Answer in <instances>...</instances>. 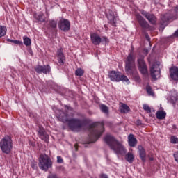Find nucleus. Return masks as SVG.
Wrapping results in <instances>:
<instances>
[{
    "mask_svg": "<svg viewBox=\"0 0 178 178\" xmlns=\"http://www.w3.org/2000/svg\"><path fill=\"white\" fill-rule=\"evenodd\" d=\"M34 19H35L36 23H44L45 22V15L44 13L34 14Z\"/></svg>",
    "mask_w": 178,
    "mask_h": 178,
    "instance_id": "obj_20",
    "label": "nucleus"
},
{
    "mask_svg": "<svg viewBox=\"0 0 178 178\" xmlns=\"http://www.w3.org/2000/svg\"><path fill=\"white\" fill-rule=\"evenodd\" d=\"M172 129V130H177V127H176V125H173Z\"/></svg>",
    "mask_w": 178,
    "mask_h": 178,
    "instance_id": "obj_48",
    "label": "nucleus"
},
{
    "mask_svg": "<svg viewBox=\"0 0 178 178\" xmlns=\"http://www.w3.org/2000/svg\"><path fill=\"white\" fill-rule=\"evenodd\" d=\"M47 178H58V176L56 175H50Z\"/></svg>",
    "mask_w": 178,
    "mask_h": 178,
    "instance_id": "obj_42",
    "label": "nucleus"
},
{
    "mask_svg": "<svg viewBox=\"0 0 178 178\" xmlns=\"http://www.w3.org/2000/svg\"><path fill=\"white\" fill-rule=\"evenodd\" d=\"M104 141L117 155H124L127 152L123 144L118 141L112 135H106L104 138Z\"/></svg>",
    "mask_w": 178,
    "mask_h": 178,
    "instance_id": "obj_2",
    "label": "nucleus"
},
{
    "mask_svg": "<svg viewBox=\"0 0 178 178\" xmlns=\"http://www.w3.org/2000/svg\"><path fill=\"white\" fill-rule=\"evenodd\" d=\"M146 91L149 95H154V91H152V88L149 83L146 85Z\"/></svg>",
    "mask_w": 178,
    "mask_h": 178,
    "instance_id": "obj_32",
    "label": "nucleus"
},
{
    "mask_svg": "<svg viewBox=\"0 0 178 178\" xmlns=\"http://www.w3.org/2000/svg\"><path fill=\"white\" fill-rule=\"evenodd\" d=\"M156 118L159 120H164L166 118V112L162 110H159L156 113Z\"/></svg>",
    "mask_w": 178,
    "mask_h": 178,
    "instance_id": "obj_21",
    "label": "nucleus"
},
{
    "mask_svg": "<svg viewBox=\"0 0 178 178\" xmlns=\"http://www.w3.org/2000/svg\"><path fill=\"white\" fill-rule=\"evenodd\" d=\"M57 118L60 122L68 123L70 129L74 131L86 127L92 134H103L105 132L104 122H93L90 124V120L87 119L72 118L69 120V115L63 111H60Z\"/></svg>",
    "mask_w": 178,
    "mask_h": 178,
    "instance_id": "obj_1",
    "label": "nucleus"
},
{
    "mask_svg": "<svg viewBox=\"0 0 178 178\" xmlns=\"http://www.w3.org/2000/svg\"><path fill=\"white\" fill-rule=\"evenodd\" d=\"M174 159L177 163H178V151L173 154Z\"/></svg>",
    "mask_w": 178,
    "mask_h": 178,
    "instance_id": "obj_39",
    "label": "nucleus"
},
{
    "mask_svg": "<svg viewBox=\"0 0 178 178\" xmlns=\"http://www.w3.org/2000/svg\"><path fill=\"white\" fill-rule=\"evenodd\" d=\"M175 19H176V17L172 16L169 13H166L161 17L160 23L161 26H166L170 20H175Z\"/></svg>",
    "mask_w": 178,
    "mask_h": 178,
    "instance_id": "obj_16",
    "label": "nucleus"
},
{
    "mask_svg": "<svg viewBox=\"0 0 178 178\" xmlns=\"http://www.w3.org/2000/svg\"><path fill=\"white\" fill-rule=\"evenodd\" d=\"M58 26V22L55 21V20H50L49 22V29H56Z\"/></svg>",
    "mask_w": 178,
    "mask_h": 178,
    "instance_id": "obj_28",
    "label": "nucleus"
},
{
    "mask_svg": "<svg viewBox=\"0 0 178 178\" xmlns=\"http://www.w3.org/2000/svg\"><path fill=\"white\" fill-rule=\"evenodd\" d=\"M75 74L76 76H78L79 77H81V76L84 75V70L81 68H78L76 71H75Z\"/></svg>",
    "mask_w": 178,
    "mask_h": 178,
    "instance_id": "obj_31",
    "label": "nucleus"
},
{
    "mask_svg": "<svg viewBox=\"0 0 178 178\" xmlns=\"http://www.w3.org/2000/svg\"><path fill=\"white\" fill-rule=\"evenodd\" d=\"M99 137H101V135L99 134L89 135L88 139L83 143V144H91V143H95V141H97Z\"/></svg>",
    "mask_w": 178,
    "mask_h": 178,
    "instance_id": "obj_18",
    "label": "nucleus"
},
{
    "mask_svg": "<svg viewBox=\"0 0 178 178\" xmlns=\"http://www.w3.org/2000/svg\"><path fill=\"white\" fill-rule=\"evenodd\" d=\"M175 12L177 13L178 17V6L175 8Z\"/></svg>",
    "mask_w": 178,
    "mask_h": 178,
    "instance_id": "obj_45",
    "label": "nucleus"
},
{
    "mask_svg": "<svg viewBox=\"0 0 178 178\" xmlns=\"http://www.w3.org/2000/svg\"><path fill=\"white\" fill-rule=\"evenodd\" d=\"M171 143H172V144H177V143H178L177 137L172 136L171 137Z\"/></svg>",
    "mask_w": 178,
    "mask_h": 178,
    "instance_id": "obj_37",
    "label": "nucleus"
},
{
    "mask_svg": "<svg viewBox=\"0 0 178 178\" xmlns=\"http://www.w3.org/2000/svg\"><path fill=\"white\" fill-rule=\"evenodd\" d=\"M136 124H138V126H140V124H141V120H138L136 121Z\"/></svg>",
    "mask_w": 178,
    "mask_h": 178,
    "instance_id": "obj_44",
    "label": "nucleus"
},
{
    "mask_svg": "<svg viewBox=\"0 0 178 178\" xmlns=\"http://www.w3.org/2000/svg\"><path fill=\"white\" fill-rule=\"evenodd\" d=\"M108 77L111 81H126V83L129 81V78L126 75H120V72L110 71L108 72Z\"/></svg>",
    "mask_w": 178,
    "mask_h": 178,
    "instance_id": "obj_6",
    "label": "nucleus"
},
{
    "mask_svg": "<svg viewBox=\"0 0 178 178\" xmlns=\"http://www.w3.org/2000/svg\"><path fill=\"white\" fill-rule=\"evenodd\" d=\"M57 163H63V159L60 156H57Z\"/></svg>",
    "mask_w": 178,
    "mask_h": 178,
    "instance_id": "obj_40",
    "label": "nucleus"
},
{
    "mask_svg": "<svg viewBox=\"0 0 178 178\" xmlns=\"http://www.w3.org/2000/svg\"><path fill=\"white\" fill-rule=\"evenodd\" d=\"M39 138L40 140H42L43 141H45L46 143H48L49 141V135L48 134H39Z\"/></svg>",
    "mask_w": 178,
    "mask_h": 178,
    "instance_id": "obj_30",
    "label": "nucleus"
},
{
    "mask_svg": "<svg viewBox=\"0 0 178 178\" xmlns=\"http://www.w3.org/2000/svg\"><path fill=\"white\" fill-rule=\"evenodd\" d=\"M144 54H145V55H148V49H144Z\"/></svg>",
    "mask_w": 178,
    "mask_h": 178,
    "instance_id": "obj_47",
    "label": "nucleus"
},
{
    "mask_svg": "<svg viewBox=\"0 0 178 178\" xmlns=\"http://www.w3.org/2000/svg\"><path fill=\"white\" fill-rule=\"evenodd\" d=\"M149 160H150V161H154V158L151 157V158L149 159Z\"/></svg>",
    "mask_w": 178,
    "mask_h": 178,
    "instance_id": "obj_50",
    "label": "nucleus"
},
{
    "mask_svg": "<svg viewBox=\"0 0 178 178\" xmlns=\"http://www.w3.org/2000/svg\"><path fill=\"white\" fill-rule=\"evenodd\" d=\"M37 132L38 134H45V129L42 126H38L37 129Z\"/></svg>",
    "mask_w": 178,
    "mask_h": 178,
    "instance_id": "obj_34",
    "label": "nucleus"
},
{
    "mask_svg": "<svg viewBox=\"0 0 178 178\" xmlns=\"http://www.w3.org/2000/svg\"><path fill=\"white\" fill-rule=\"evenodd\" d=\"M100 109L102 112H103V113H105L106 115H108V113H109V108L105 104H102L100 106Z\"/></svg>",
    "mask_w": 178,
    "mask_h": 178,
    "instance_id": "obj_29",
    "label": "nucleus"
},
{
    "mask_svg": "<svg viewBox=\"0 0 178 178\" xmlns=\"http://www.w3.org/2000/svg\"><path fill=\"white\" fill-rule=\"evenodd\" d=\"M106 17L111 26L116 27V13L108 10L106 12Z\"/></svg>",
    "mask_w": 178,
    "mask_h": 178,
    "instance_id": "obj_12",
    "label": "nucleus"
},
{
    "mask_svg": "<svg viewBox=\"0 0 178 178\" xmlns=\"http://www.w3.org/2000/svg\"><path fill=\"white\" fill-rule=\"evenodd\" d=\"M138 149L139 151V155L140 156L141 160L143 161V162H145V158L147 155L145 154V150L144 149V147L140 145L138 146Z\"/></svg>",
    "mask_w": 178,
    "mask_h": 178,
    "instance_id": "obj_22",
    "label": "nucleus"
},
{
    "mask_svg": "<svg viewBox=\"0 0 178 178\" xmlns=\"http://www.w3.org/2000/svg\"><path fill=\"white\" fill-rule=\"evenodd\" d=\"M35 70L38 74H48L51 73V66L49 65H38L35 68Z\"/></svg>",
    "mask_w": 178,
    "mask_h": 178,
    "instance_id": "obj_13",
    "label": "nucleus"
},
{
    "mask_svg": "<svg viewBox=\"0 0 178 178\" xmlns=\"http://www.w3.org/2000/svg\"><path fill=\"white\" fill-rule=\"evenodd\" d=\"M170 77L173 81H178V67L172 66L169 70Z\"/></svg>",
    "mask_w": 178,
    "mask_h": 178,
    "instance_id": "obj_15",
    "label": "nucleus"
},
{
    "mask_svg": "<svg viewBox=\"0 0 178 178\" xmlns=\"http://www.w3.org/2000/svg\"><path fill=\"white\" fill-rule=\"evenodd\" d=\"M6 31H8L6 26L0 25V38L6 35Z\"/></svg>",
    "mask_w": 178,
    "mask_h": 178,
    "instance_id": "obj_25",
    "label": "nucleus"
},
{
    "mask_svg": "<svg viewBox=\"0 0 178 178\" xmlns=\"http://www.w3.org/2000/svg\"><path fill=\"white\" fill-rule=\"evenodd\" d=\"M145 38H146L147 41H148L149 42H151V38H149V35H148V33L145 34Z\"/></svg>",
    "mask_w": 178,
    "mask_h": 178,
    "instance_id": "obj_41",
    "label": "nucleus"
},
{
    "mask_svg": "<svg viewBox=\"0 0 178 178\" xmlns=\"http://www.w3.org/2000/svg\"><path fill=\"white\" fill-rule=\"evenodd\" d=\"M120 111L121 113H127V112L130 111V108L129 107V106L123 104H122L121 108H120Z\"/></svg>",
    "mask_w": 178,
    "mask_h": 178,
    "instance_id": "obj_26",
    "label": "nucleus"
},
{
    "mask_svg": "<svg viewBox=\"0 0 178 178\" xmlns=\"http://www.w3.org/2000/svg\"><path fill=\"white\" fill-rule=\"evenodd\" d=\"M90 40L93 45H99L102 42L101 36L95 33L90 34Z\"/></svg>",
    "mask_w": 178,
    "mask_h": 178,
    "instance_id": "obj_17",
    "label": "nucleus"
},
{
    "mask_svg": "<svg viewBox=\"0 0 178 178\" xmlns=\"http://www.w3.org/2000/svg\"><path fill=\"white\" fill-rule=\"evenodd\" d=\"M58 29L64 31V33H67L70 30V22L68 19L62 18L58 22Z\"/></svg>",
    "mask_w": 178,
    "mask_h": 178,
    "instance_id": "obj_8",
    "label": "nucleus"
},
{
    "mask_svg": "<svg viewBox=\"0 0 178 178\" xmlns=\"http://www.w3.org/2000/svg\"><path fill=\"white\" fill-rule=\"evenodd\" d=\"M136 17L139 25L140 26V27H142V29H149V24H148L147 20H145V19H144V17L141 16V15L136 14Z\"/></svg>",
    "mask_w": 178,
    "mask_h": 178,
    "instance_id": "obj_14",
    "label": "nucleus"
},
{
    "mask_svg": "<svg viewBox=\"0 0 178 178\" xmlns=\"http://www.w3.org/2000/svg\"><path fill=\"white\" fill-rule=\"evenodd\" d=\"M131 76L134 82L138 83V84H140V83H141V78L138 74V72L136 71V72L132 74Z\"/></svg>",
    "mask_w": 178,
    "mask_h": 178,
    "instance_id": "obj_23",
    "label": "nucleus"
},
{
    "mask_svg": "<svg viewBox=\"0 0 178 178\" xmlns=\"http://www.w3.org/2000/svg\"><path fill=\"white\" fill-rule=\"evenodd\" d=\"M174 35L178 37V29L175 32Z\"/></svg>",
    "mask_w": 178,
    "mask_h": 178,
    "instance_id": "obj_46",
    "label": "nucleus"
},
{
    "mask_svg": "<svg viewBox=\"0 0 178 178\" xmlns=\"http://www.w3.org/2000/svg\"><path fill=\"white\" fill-rule=\"evenodd\" d=\"M128 144L129 147H136L137 145V139L134 137V135L129 134L128 136Z\"/></svg>",
    "mask_w": 178,
    "mask_h": 178,
    "instance_id": "obj_19",
    "label": "nucleus"
},
{
    "mask_svg": "<svg viewBox=\"0 0 178 178\" xmlns=\"http://www.w3.org/2000/svg\"><path fill=\"white\" fill-rule=\"evenodd\" d=\"M39 168L47 172L49 168H52V161L48 156L41 154L39 157Z\"/></svg>",
    "mask_w": 178,
    "mask_h": 178,
    "instance_id": "obj_5",
    "label": "nucleus"
},
{
    "mask_svg": "<svg viewBox=\"0 0 178 178\" xmlns=\"http://www.w3.org/2000/svg\"><path fill=\"white\" fill-rule=\"evenodd\" d=\"M150 74L153 80H158V77H161V68L159 65L153 64L150 68Z\"/></svg>",
    "mask_w": 178,
    "mask_h": 178,
    "instance_id": "obj_9",
    "label": "nucleus"
},
{
    "mask_svg": "<svg viewBox=\"0 0 178 178\" xmlns=\"http://www.w3.org/2000/svg\"><path fill=\"white\" fill-rule=\"evenodd\" d=\"M140 13L148 20L150 24H156L158 19L154 14H151L145 10H142Z\"/></svg>",
    "mask_w": 178,
    "mask_h": 178,
    "instance_id": "obj_11",
    "label": "nucleus"
},
{
    "mask_svg": "<svg viewBox=\"0 0 178 178\" xmlns=\"http://www.w3.org/2000/svg\"><path fill=\"white\" fill-rule=\"evenodd\" d=\"M23 41L26 47H30V45H31V39H30V38L24 36L23 37Z\"/></svg>",
    "mask_w": 178,
    "mask_h": 178,
    "instance_id": "obj_27",
    "label": "nucleus"
},
{
    "mask_svg": "<svg viewBox=\"0 0 178 178\" xmlns=\"http://www.w3.org/2000/svg\"><path fill=\"white\" fill-rule=\"evenodd\" d=\"M138 67L139 72L143 76H148V67L144 60V56H140L138 58Z\"/></svg>",
    "mask_w": 178,
    "mask_h": 178,
    "instance_id": "obj_7",
    "label": "nucleus"
},
{
    "mask_svg": "<svg viewBox=\"0 0 178 178\" xmlns=\"http://www.w3.org/2000/svg\"><path fill=\"white\" fill-rule=\"evenodd\" d=\"M125 159L127 162H129V163H133L134 161V155L133 153L129 152L125 155Z\"/></svg>",
    "mask_w": 178,
    "mask_h": 178,
    "instance_id": "obj_24",
    "label": "nucleus"
},
{
    "mask_svg": "<svg viewBox=\"0 0 178 178\" xmlns=\"http://www.w3.org/2000/svg\"><path fill=\"white\" fill-rule=\"evenodd\" d=\"M7 41H8V42H12L13 44H15V45H23V42L20 41V40H12V39H8Z\"/></svg>",
    "mask_w": 178,
    "mask_h": 178,
    "instance_id": "obj_33",
    "label": "nucleus"
},
{
    "mask_svg": "<svg viewBox=\"0 0 178 178\" xmlns=\"http://www.w3.org/2000/svg\"><path fill=\"white\" fill-rule=\"evenodd\" d=\"M171 103L175 104L176 102H177L178 97L177 96H171L170 97Z\"/></svg>",
    "mask_w": 178,
    "mask_h": 178,
    "instance_id": "obj_35",
    "label": "nucleus"
},
{
    "mask_svg": "<svg viewBox=\"0 0 178 178\" xmlns=\"http://www.w3.org/2000/svg\"><path fill=\"white\" fill-rule=\"evenodd\" d=\"M65 108H67V109H69V106H65Z\"/></svg>",
    "mask_w": 178,
    "mask_h": 178,
    "instance_id": "obj_51",
    "label": "nucleus"
},
{
    "mask_svg": "<svg viewBox=\"0 0 178 178\" xmlns=\"http://www.w3.org/2000/svg\"><path fill=\"white\" fill-rule=\"evenodd\" d=\"M143 109L144 111H146L147 113H151V108L149 107V106L147 104L143 105Z\"/></svg>",
    "mask_w": 178,
    "mask_h": 178,
    "instance_id": "obj_36",
    "label": "nucleus"
},
{
    "mask_svg": "<svg viewBox=\"0 0 178 178\" xmlns=\"http://www.w3.org/2000/svg\"><path fill=\"white\" fill-rule=\"evenodd\" d=\"M104 28H105V29H106V31H108V26L104 25Z\"/></svg>",
    "mask_w": 178,
    "mask_h": 178,
    "instance_id": "obj_49",
    "label": "nucleus"
},
{
    "mask_svg": "<svg viewBox=\"0 0 178 178\" xmlns=\"http://www.w3.org/2000/svg\"><path fill=\"white\" fill-rule=\"evenodd\" d=\"M125 72L129 76L137 72L134 57H133V54H129L127 58V60L125 62Z\"/></svg>",
    "mask_w": 178,
    "mask_h": 178,
    "instance_id": "obj_4",
    "label": "nucleus"
},
{
    "mask_svg": "<svg viewBox=\"0 0 178 178\" xmlns=\"http://www.w3.org/2000/svg\"><path fill=\"white\" fill-rule=\"evenodd\" d=\"M31 166L33 169H37V163H33Z\"/></svg>",
    "mask_w": 178,
    "mask_h": 178,
    "instance_id": "obj_43",
    "label": "nucleus"
},
{
    "mask_svg": "<svg viewBox=\"0 0 178 178\" xmlns=\"http://www.w3.org/2000/svg\"><path fill=\"white\" fill-rule=\"evenodd\" d=\"M56 56L60 66H63L65 62H66V56H65V53H63V48L60 47L57 49Z\"/></svg>",
    "mask_w": 178,
    "mask_h": 178,
    "instance_id": "obj_10",
    "label": "nucleus"
},
{
    "mask_svg": "<svg viewBox=\"0 0 178 178\" xmlns=\"http://www.w3.org/2000/svg\"><path fill=\"white\" fill-rule=\"evenodd\" d=\"M0 148L3 154H6L7 155L10 154L13 148V141L10 136H7L1 139L0 141Z\"/></svg>",
    "mask_w": 178,
    "mask_h": 178,
    "instance_id": "obj_3",
    "label": "nucleus"
},
{
    "mask_svg": "<svg viewBox=\"0 0 178 178\" xmlns=\"http://www.w3.org/2000/svg\"><path fill=\"white\" fill-rule=\"evenodd\" d=\"M102 42H105V44H108L109 43V40L108 39V38H106V36H102Z\"/></svg>",
    "mask_w": 178,
    "mask_h": 178,
    "instance_id": "obj_38",
    "label": "nucleus"
}]
</instances>
